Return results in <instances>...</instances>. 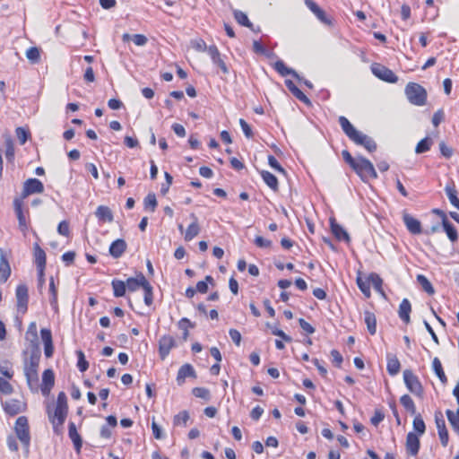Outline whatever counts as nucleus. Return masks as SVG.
Instances as JSON below:
<instances>
[{
    "instance_id": "1",
    "label": "nucleus",
    "mask_w": 459,
    "mask_h": 459,
    "mask_svg": "<svg viewBox=\"0 0 459 459\" xmlns=\"http://www.w3.org/2000/svg\"><path fill=\"white\" fill-rule=\"evenodd\" d=\"M338 121L344 134L355 144L363 146L369 152L377 150L376 142L370 136L357 130L345 117H339Z\"/></svg>"
},
{
    "instance_id": "2",
    "label": "nucleus",
    "mask_w": 459,
    "mask_h": 459,
    "mask_svg": "<svg viewBox=\"0 0 459 459\" xmlns=\"http://www.w3.org/2000/svg\"><path fill=\"white\" fill-rule=\"evenodd\" d=\"M352 169L358 174L362 181L366 182L369 179H375L377 178V173L374 168L372 162L362 157L358 156V160L355 163Z\"/></svg>"
},
{
    "instance_id": "3",
    "label": "nucleus",
    "mask_w": 459,
    "mask_h": 459,
    "mask_svg": "<svg viewBox=\"0 0 459 459\" xmlns=\"http://www.w3.org/2000/svg\"><path fill=\"white\" fill-rule=\"evenodd\" d=\"M405 94L408 100L416 106H423L427 100V91L420 84L409 82L405 87Z\"/></svg>"
},
{
    "instance_id": "4",
    "label": "nucleus",
    "mask_w": 459,
    "mask_h": 459,
    "mask_svg": "<svg viewBox=\"0 0 459 459\" xmlns=\"http://www.w3.org/2000/svg\"><path fill=\"white\" fill-rule=\"evenodd\" d=\"M14 430L17 437L23 445L26 454H29L30 445V435L28 419L25 416H20L15 422Z\"/></svg>"
},
{
    "instance_id": "5",
    "label": "nucleus",
    "mask_w": 459,
    "mask_h": 459,
    "mask_svg": "<svg viewBox=\"0 0 459 459\" xmlns=\"http://www.w3.org/2000/svg\"><path fill=\"white\" fill-rule=\"evenodd\" d=\"M403 381L407 389L412 394L418 397H422L423 386L419 377L411 369H405L403 371Z\"/></svg>"
},
{
    "instance_id": "6",
    "label": "nucleus",
    "mask_w": 459,
    "mask_h": 459,
    "mask_svg": "<svg viewBox=\"0 0 459 459\" xmlns=\"http://www.w3.org/2000/svg\"><path fill=\"white\" fill-rule=\"evenodd\" d=\"M39 363V355H31L30 359L25 362L24 374L28 382V385L31 387L33 384H37L39 381L38 368Z\"/></svg>"
},
{
    "instance_id": "7",
    "label": "nucleus",
    "mask_w": 459,
    "mask_h": 459,
    "mask_svg": "<svg viewBox=\"0 0 459 459\" xmlns=\"http://www.w3.org/2000/svg\"><path fill=\"white\" fill-rule=\"evenodd\" d=\"M371 71L374 75L385 82L394 83L398 81V77L395 74L382 65L373 64L371 65Z\"/></svg>"
},
{
    "instance_id": "8",
    "label": "nucleus",
    "mask_w": 459,
    "mask_h": 459,
    "mask_svg": "<svg viewBox=\"0 0 459 459\" xmlns=\"http://www.w3.org/2000/svg\"><path fill=\"white\" fill-rule=\"evenodd\" d=\"M44 191V185L39 179L29 178L23 184L22 199L33 194H41Z\"/></svg>"
},
{
    "instance_id": "9",
    "label": "nucleus",
    "mask_w": 459,
    "mask_h": 459,
    "mask_svg": "<svg viewBox=\"0 0 459 459\" xmlns=\"http://www.w3.org/2000/svg\"><path fill=\"white\" fill-rule=\"evenodd\" d=\"M68 407H63L56 405L55 411L53 413L48 412V418L51 421L54 430L57 432V429L61 427L67 416Z\"/></svg>"
},
{
    "instance_id": "10",
    "label": "nucleus",
    "mask_w": 459,
    "mask_h": 459,
    "mask_svg": "<svg viewBox=\"0 0 459 459\" xmlns=\"http://www.w3.org/2000/svg\"><path fill=\"white\" fill-rule=\"evenodd\" d=\"M18 311L24 314L28 309L29 294L25 284H19L15 291Z\"/></svg>"
},
{
    "instance_id": "11",
    "label": "nucleus",
    "mask_w": 459,
    "mask_h": 459,
    "mask_svg": "<svg viewBox=\"0 0 459 459\" xmlns=\"http://www.w3.org/2000/svg\"><path fill=\"white\" fill-rule=\"evenodd\" d=\"M435 421H436V425H437V432H438V437H439L440 442H441L442 446L446 447L447 446V444H448L449 436H448V431H447L446 427L445 420H444L443 415H442V413L440 411L439 412H436V414H435Z\"/></svg>"
},
{
    "instance_id": "12",
    "label": "nucleus",
    "mask_w": 459,
    "mask_h": 459,
    "mask_svg": "<svg viewBox=\"0 0 459 459\" xmlns=\"http://www.w3.org/2000/svg\"><path fill=\"white\" fill-rule=\"evenodd\" d=\"M176 345V342L171 335H163L159 341V353L161 359H164Z\"/></svg>"
},
{
    "instance_id": "13",
    "label": "nucleus",
    "mask_w": 459,
    "mask_h": 459,
    "mask_svg": "<svg viewBox=\"0 0 459 459\" xmlns=\"http://www.w3.org/2000/svg\"><path fill=\"white\" fill-rule=\"evenodd\" d=\"M22 198H15L13 201V207L14 212L18 219L19 228L20 230L25 233L28 230V222L25 217V214L23 212L22 209Z\"/></svg>"
},
{
    "instance_id": "14",
    "label": "nucleus",
    "mask_w": 459,
    "mask_h": 459,
    "mask_svg": "<svg viewBox=\"0 0 459 459\" xmlns=\"http://www.w3.org/2000/svg\"><path fill=\"white\" fill-rule=\"evenodd\" d=\"M186 377H197L194 367L189 363H186L179 368L176 378L177 384L178 385H182L185 383Z\"/></svg>"
},
{
    "instance_id": "15",
    "label": "nucleus",
    "mask_w": 459,
    "mask_h": 459,
    "mask_svg": "<svg viewBox=\"0 0 459 459\" xmlns=\"http://www.w3.org/2000/svg\"><path fill=\"white\" fill-rule=\"evenodd\" d=\"M418 436L419 435L414 432H409L406 437V451L412 456L417 455L420 450V443Z\"/></svg>"
},
{
    "instance_id": "16",
    "label": "nucleus",
    "mask_w": 459,
    "mask_h": 459,
    "mask_svg": "<svg viewBox=\"0 0 459 459\" xmlns=\"http://www.w3.org/2000/svg\"><path fill=\"white\" fill-rule=\"evenodd\" d=\"M3 407L4 411L11 416H14L25 410L24 403L17 399L6 401L3 403Z\"/></svg>"
},
{
    "instance_id": "17",
    "label": "nucleus",
    "mask_w": 459,
    "mask_h": 459,
    "mask_svg": "<svg viewBox=\"0 0 459 459\" xmlns=\"http://www.w3.org/2000/svg\"><path fill=\"white\" fill-rule=\"evenodd\" d=\"M11 275V267L3 248H0V282H5Z\"/></svg>"
},
{
    "instance_id": "18",
    "label": "nucleus",
    "mask_w": 459,
    "mask_h": 459,
    "mask_svg": "<svg viewBox=\"0 0 459 459\" xmlns=\"http://www.w3.org/2000/svg\"><path fill=\"white\" fill-rule=\"evenodd\" d=\"M403 221L405 224L407 230L414 235H418L421 233V224L420 221L409 213L404 212L403 214Z\"/></svg>"
},
{
    "instance_id": "19",
    "label": "nucleus",
    "mask_w": 459,
    "mask_h": 459,
    "mask_svg": "<svg viewBox=\"0 0 459 459\" xmlns=\"http://www.w3.org/2000/svg\"><path fill=\"white\" fill-rule=\"evenodd\" d=\"M55 384V375L52 369H46L42 375L41 392L44 395L50 393L51 388Z\"/></svg>"
},
{
    "instance_id": "20",
    "label": "nucleus",
    "mask_w": 459,
    "mask_h": 459,
    "mask_svg": "<svg viewBox=\"0 0 459 459\" xmlns=\"http://www.w3.org/2000/svg\"><path fill=\"white\" fill-rule=\"evenodd\" d=\"M190 218L192 219V222L186 230L184 236V239L186 241H191L200 233V226L196 215L195 213H191Z\"/></svg>"
},
{
    "instance_id": "21",
    "label": "nucleus",
    "mask_w": 459,
    "mask_h": 459,
    "mask_svg": "<svg viewBox=\"0 0 459 459\" xmlns=\"http://www.w3.org/2000/svg\"><path fill=\"white\" fill-rule=\"evenodd\" d=\"M126 247V242L122 238H118L111 243L108 251L113 258H119L125 253Z\"/></svg>"
},
{
    "instance_id": "22",
    "label": "nucleus",
    "mask_w": 459,
    "mask_h": 459,
    "mask_svg": "<svg viewBox=\"0 0 459 459\" xmlns=\"http://www.w3.org/2000/svg\"><path fill=\"white\" fill-rule=\"evenodd\" d=\"M148 281L145 276L141 273L136 277H130L126 280V288L129 291H135L140 287L143 288Z\"/></svg>"
},
{
    "instance_id": "23",
    "label": "nucleus",
    "mask_w": 459,
    "mask_h": 459,
    "mask_svg": "<svg viewBox=\"0 0 459 459\" xmlns=\"http://www.w3.org/2000/svg\"><path fill=\"white\" fill-rule=\"evenodd\" d=\"M68 436L72 442L74 443L75 451L77 452V454H80L82 446V440L74 422L69 423Z\"/></svg>"
},
{
    "instance_id": "24",
    "label": "nucleus",
    "mask_w": 459,
    "mask_h": 459,
    "mask_svg": "<svg viewBox=\"0 0 459 459\" xmlns=\"http://www.w3.org/2000/svg\"><path fill=\"white\" fill-rule=\"evenodd\" d=\"M307 8L317 17L323 23L329 24L330 21L326 17L325 13L313 0H305Z\"/></svg>"
},
{
    "instance_id": "25",
    "label": "nucleus",
    "mask_w": 459,
    "mask_h": 459,
    "mask_svg": "<svg viewBox=\"0 0 459 459\" xmlns=\"http://www.w3.org/2000/svg\"><path fill=\"white\" fill-rule=\"evenodd\" d=\"M285 85L288 90L301 102L306 105H310L309 99L295 85L291 80H285Z\"/></svg>"
},
{
    "instance_id": "26",
    "label": "nucleus",
    "mask_w": 459,
    "mask_h": 459,
    "mask_svg": "<svg viewBox=\"0 0 459 459\" xmlns=\"http://www.w3.org/2000/svg\"><path fill=\"white\" fill-rule=\"evenodd\" d=\"M273 67L281 76L292 75L297 80H301L299 74L294 69L287 67L282 60L276 61Z\"/></svg>"
},
{
    "instance_id": "27",
    "label": "nucleus",
    "mask_w": 459,
    "mask_h": 459,
    "mask_svg": "<svg viewBox=\"0 0 459 459\" xmlns=\"http://www.w3.org/2000/svg\"><path fill=\"white\" fill-rule=\"evenodd\" d=\"M330 224L332 233L338 240H345L346 242L350 241V236L347 233V231L341 225H339L333 219L330 220Z\"/></svg>"
},
{
    "instance_id": "28",
    "label": "nucleus",
    "mask_w": 459,
    "mask_h": 459,
    "mask_svg": "<svg viewBox=\"0 0 459 459\" xmlns=\"http://www.w3.org/2000/svg\"><path fill=\"white\" fill-rule=\"evenodd\" d=\"M411 311V306L407 299H403L399 306L398 315L402 321L405 324L410 322V313Z\"/></svg>"
},
{
    "instance_id": "29",
    "label": "nucleus",
    "mask_w": 459,
    "mask_h": 459,
    "mask_svg": "<svg viewBox=\"0 0 459 459\" xmlns=\"http://www.w3.org/2000/svg\"><path fill=\"white\" fill-rule=\"evenodd\" d=\"M95 215L98 220L102 222H111L114 220L111 210L105 205H100L95 212Z\"/></svg>"
},
{
    "instance_id": "30",
    "label": "nucleus",
    "mask_w": 459,
    "mask_h": 459,
    "mask_svg": "<svg viewBox=\"0 0 459 459\" xmlns=\"http://www.w3.org/2000/svg\"><path fill=\"white\" fill-rule=\"evenodd\" d=\"M34 258L35 264L37 267L40 268V271L46 268V253L37 243L34 244Z\"/></svg>"
},
{
    "instance_id": "31",
    "label": "nucleus",
    "mask_w": 459,
    "mask_h": 459,
    "mask_svg": "<svg viewBox=\"0 0 459 459\" xmlns=\"http://www.w3.org/2000/svg\"><path fill=\"white\" fill-rule=\"evenodd\" d=\"M364 321L367 325L368 333L371 335H374L377 332V319L375 314L370 311H365Z\"/></svg>"
},
{
    "instance_id": "32",
    "label": "nucleus",
    "mask_w": 459,
    "mask_h": 459,
    "mask_svg": "<svg viewBox=\"0 0 459 459\" xmlns=\"http://www.w3.org/2000/svg\"><path fill=\"white\" fill-rule=\"evenodd\" d=\"M401 368V364L396 356H387V365L386 369L389 375L395 376L399 373Z\"/></svg>"
},
{
    "instance_id": "33",
    "label": "nucleus",
    "mask_w": 459,
    "mask_h": 459,
    "mask_svg": "<svg viewBox=\"0 0 459 459\" xmlns=\"http://www.w3.org/2000/svg\"><path fill=\"white\" fill-rule=\"evenodd\" d=\"M369 284L373 286L375 290L381 294L383 297H385V291L383 290V280L382 278L376 273H371L368 275Z\"/></svg>"
},
{
    "instance_id": "34",
    "label": "nucleus",
    "mask_w": 459,
    "mask_h": 459,
    "mask_svg": "<svg viewBox=\"0 0 459 459\" xmlns=\"http://www.w3.org/2000/svg\"><path fill=\"white\" fill-rule=\"evenodd\" d=\"M111 286L113 289V294L116 298H120L125 296L126 291L127 290L126 283L121 280L114 279L111 281Z\"/></svg>"
},
{
    "instance_id": "35",
    "label": "nucleus",
    "mask_w": 459,
    "mask_h": 459,
    "mask_svg": "<svg viewBox=\"0 0 459 459\" xmlns=\"http://www.w3.org/2000/svg\"><path fill=\"white\" fill-rule=\"evenodd\" d=\"M261 177L264 182L273 191L278 190V179L271 172L263 170L261 171Z\"/></svg>"
},
{
    "instance_id": "36",
    "label": "nucleus",
    "mask_w": 459,
    "mask_h": 459,
    "mask_svg": "<svg viewBox=\"0 0 459 459\" xmlns=\"http://www.w3.org/2000/svg\"><path fill=\"white\" fill-rule=\"evenodd\" d=\"M443 229L447 235V238L451 242H455L458 240V233L455 226L448 221L443 220L442 222Z\"/></svg>"
},
{
    "instance_id": "37",
    "label": "nucleus",
    "mask_w": 459,
    "mask_h": 459,
    "mask_svg": "<svg viewBox=\"0 0 459 459\" xmlns=\"http://www.w3.org/2000/svg\"><path fill=\"white\" fill-rule=\"evenodd\" d=\"M432 368H433L435 374L439 378L440 382L444 385L446 384L447 377L443 370L441 361L439 360L438 358H437V357L434 358V359L432 361Z\"/></svg>"
},
{
    "instance_id": "38",
    "label": "nucleus",
    "mask_w": 459,
    "mask_h": 459,
    "mask_svg": "<svg viewBox=\"0 0 459 459\" xmlns=\"http://www.w3.org/2000/svg\"><path fill=\"white\" fill-rule=\"evenodd\" d=\"M445 191L451 204L459 210V198L457 197V191L455 190V186L446 185Z\"/></svg>"
},
{
    "instance_id": "39",
    "label": "nucleus",
    "mask_w": 459,
    "mask_h": 459,
    "mask_svg": "<svg viewBox=\"0 0 459 459\" xmlns=\"http://www.w3.org/2000/svg\"><path fill=\"white\" fill-rule=\"evenodd\" d=\"M446 414L454 430L459 435V408L456 412H454L451 410H446Z\"/></svg>"
},
{
    "instance_id": "40",
    "label": "nucleus",
    "mask_w": 459,
    "mask_h": 459,
    "mask_svg": "<svg viewBox=\"0 0 459 459\" xmlns=\"http://www.w3.org/2000/svg\"><path fill=\"white\" fill-rule=\"evenodd\" d=\"M432 144L433 140L429 137H425L422 140H420L416 145L415 152L417 154L424 153L430 150Z\"/></svg>"
},
{
    "instance_id": "41",
    "label": "nucleus",
    "mask_w": 459,
    "mask_h": 459,
    "mask_svg": "<svg viewBox=\"0 0 459 459\" xmlns=\"http://www.w3.org/2000/svg\"><path fill=\"white\" fill-rule=\"evenodd\" d=\"M356 281L359 289L365 295V297L369 298L371 292L368 277L367 279H363L361 276H358Z\"/></svg>"
},
{
    "instance_id": "42",
    "label": "nucleus",
    "mask_w": 459,
    "mask_h": 459,
    "mask_svg": "<svg viewBox=\"0 0 459 459\" xmlns=\"http://www.w3.org/2000/svg\"><path fill=\"white\" fill-rule=\"evenodd\" d=\"M400 403L407 411L411 414L416 413L414 402L409 394H403L400 399Z\"/></svg>"
},
{
    "instance_id": "43",
    "label": "nucleus",
    "mask_w": 459,
    "mask_h": 459,
    "mask_svg": "<svg viewBox=\"0 0 459 459\" xmlns=\"http://www.w3.org/2000/svg\"><path fill=\"white\" fill-rule=\"evenodd\" d=\"M189 419H190V416H189L188 411H182L174 416L173 425L186 427Z\"/></svg>"
},
{
    "instance_id": "44",
    "label": "nucleus",
    "mask_w": 459,
    "mask_h": 459,
    "mask_svg": "<svg viewBox=\"0 0 459 459\" xmlns=\"http://www.w3.org/2000/svg\"><path fill=\"white\" fill-rule=\"evenodd\" d=\"M49 292H50V298L49 302L53 308L57 307V290L55 285L54 278L51 277L49 281Z\"/></svg>"
},
{
    "instance_id": "45",
    "label": "nucleus",
    "mask_w": 459,
    "mask_h": 459,
    "mask_svg": "<svg viewBox=\"0 0 459 459\" xmlns=\"http://www.w3.org/2000/svg\"><path fill=\"white\" fill-rule=\"evenodd\" d=\"M412 425L414 431L417 432L419 436H421L425 433L426 425L420 414L415 416Z\"/></svg>"
},
{
    "instance_id": "46",
    "label": "nucleus",
    "mask_w": 459,
    "mask_h": 459,
    "mask_svg": "<svg viewBox=\"0 0 459 459\" xmlns=\"http://www.w3.org/2000/svg\"><path fill=\"white\" fill-rule=\"evenodd\" d=\"M417 281L421 286V288L428 293V294H433L434 293V288L430 281L422 274H419L417 276Z\"/></svg>"
},
{
    "instance_id": "47",
    "label": "nucleus",
    "mask_w": 459,
    "mask_h": 459,
    "mask_svg": "<svg viewBox=\"0 0 459 459\" xmlns=\"http://www.w3.org/2000/svg\"><path fill=\"white\" fill-rule=\"evenodd\" d=\"M234 18L240 25L246 26L248 28L252 27V23L250 22L247 15L245 13L236 10V11H234Z\"/></svg>"
},
{
    "instance_id": "48",
    "label": "nucleus",
    "mask_w": 459,
    "mask_h": 459,
    "mask_svg": "<svg viewBox=\"0 0 459 459\" xmlns=\"http://www.w3.org/2000/svg\"><path fill=\"white\" fill-rule=\"evenodd\" d=\"M26 340L34 342L38 340V329L35 322H31L25 334Z\"/></svg>"
},
{
    "instance_id": "49",
    "label": "nucleus",
    "mask_w": 459,
    "mask_h": 459,
    "mask_svg": "<svg viewBox=\"0 0 459 459\" xmlns=\"http://www.w3.org/2000/svg\"><path fill=\"white\" fill-rule=\"evenodd\" d=\"M26 57L33 64L38 63L40 58L39 49L36 47L30 48L26 51Z\"/></svg>"
},
{
    "instance_id": "50",
    "label": "nucleus",
    "mask_w": 459,
    "mask_h": 459,
    "mask_svg": "<svg viewBox=\"0 0 459 459\" xmlns=\"http://www.w3.org/2000/svg\"><path fill=\"white\" fill-rule=\"evenodd\" d=\"M144 208L154 212L157 206V199L154 194H148L143 201Z\"/></svg>"
},
{
    "instance_id": "51",
    "label": "nucleus",
    "mask_w": 459,
    "mask_h": 459,
    "mask_svg": "<svg viewBox=\"0 0 459 459\" xmlns=\"http://www.w3.org/2000/svg\"><path fill=\"white\" fill-rule=\"evenodd\" d=\"M76 354L78 359L77 368L81 372H85L89 368V363L85 359L84 353L82 351H77Z\"/></svg>"
},
{
    "instance_id": "52",
    "label": "nucleus",
    "mask_w": 459,
    "mask_h": 459,
    "mask_svg": "<svg viewBox=\"0 0 459 459\" xmlns=\"http://www.w3.org/2000/svg\"><path fill=\"white\" fill-rule=\"evenodd\" d=\"M143 290L144 292V303L147 306H151L153 302V293L152 287L149 281L146 282Z\"/></svg>"
},
{
    "instance_id": "53",
    "label": "nucleus",
    "mask_w": 459,
    "mask_h": 459,
    "mask_svg": "<svg viewBox=\"0 0 459 459\" xmlns=\"http://www.w3.org/2000/svg\"><path fill=\"white\" fill-rule=\"evenodd\" d=\"M192 394L198 398H202L205 401H209L211 398L210 391L204 387H195L192 390Z\"/></svg>"
},
{
    "instance_id": "54",
    "label": "nucleus",
    "mask_w": 459,
    "mask_h": 459,
    "mask_svg": "<svg viewBox=\"0 0 459 459\" xmlns=\"http://www.w3.org/2000/svg\"><path fill=\"white\" fill-rule=\"evenodd\" d=\"M213 281V278L211 275H207L204 281H200L196 284V291L200 293H206L208 291V283H212Z\"/></svg>"
},
{
    "instance_id": "55",
    "label": "nucleus",
    "mask_w": 459,
    "mask_h": 459,
    "mask_svg": "<svg viewBox=\"0 0 459 459\" xmlns=\"http://www.w3.org/2000/svg\"><path fill=\"white\" fill-rule=\"evenodd\" d=\"M6 150L5 158L8 161H13L14 159V147L11 138H7L5 141Z\"/></svg>"
},
{
    "instance_id": "56",
    "label": "nucleus",
    "mask_w": 459,
    "mask_h": 459,
    "mask_svg": "<svg viewBox=\"0 0 459 459\" xmlns=\"http://www.w3.org/2000/svg\"><path fill=\"white\" fill-rule=\"evenodd\" d=\"M13 392L12 385L7 379L0 377V393L4 394H11Z\"/></svg>"
},
{
    "instance_id": "57",
    "label": "nucleus",
    "mask_w": 459,
    "mask_h": 459,
    "mask_svg": "<svg viewBox=\"0 0 459 459\" xmlns=\"http://www.w3.org/2000/svg\"><path fill=\"white\" fill-rule=\"evenodd\" d=\"M268 163L276 171L283 173V174L285 173L284 169L280 165V163L278 162L277 159L274 156H273V155L268 156Z\"/></svg>"
},
{
    "instance_id": "58",
    "label": "nucleus",
    "mask_w": 459,
    "mask_h": 459,
    "mask_svg": "<svg viewBox=\"0 0 459 459\" xmlns=\"http://www.w3.org/2000/svg\"><path fill=\"white\" fill-rule=\"evenodd\" d=\"M239 125L241 129L247 138H251L253 136V132L250 126L247 123V121L243 118L239 119Z\"/></svg>"
},
{
    "instance_id": "59",
    "label": "nucleus",
    "mask_w": 459,
    "mask_h": 459,
    "mask_svg": "<svg viewBox=\"0 0 459 459\" xmlns=\"http://www.w3.org/2000/svg\"><path fill=\"white\" fill-rule=\"evenodd\" d=\"M42 342L45 344L53 343L51 331L48 328H43L40 331Z\"/></svg>"
},
{
    "instance_id": "60",
    "label": "nucleus",
    "mask_w": 459,
    "mask_h": 459,
    "mask_svg": "<svg viewBox=\"0 0 459 459\" xmlns=\"http://www.w3.org/2000/svg\"><path fill=\"white\" fill-rule=\"evenodd\" d=\"M255 244L258 247H261V248H268V247H271L272 246V241L271 240H268V239H265L263 237L261 236H257L255 238Z\"/></svg>"
},
{
    "instance_id": "61",
    "label": "nucleus",
    "mask_w": 459,
    "mask_h": 459,
    "mask_svg": "<svg viewBox=\"0 0 459 459\" xmlns=\"http://www.w3.org/2000/svg\"><path fill=\"white\" fill-rule=\"evenodd\" d=\"M16 135L21 144H24L28 139L29 133L22 127L16 129Z\"/></svg>"
},
{
    "instance_id": "62",
    "label": "nucleus",
    "mask_w": 459,
    "mask_h": 459,
    "mask_svg": "<svg viewBox=\"0 0 459 459\" xmlns=\"http://www.w3.org/2000/svg\"><path fill=\"white\" fill-rule=\"evenodd\" d=\"M439 150L441 154L446 159L451 158V156L453 155L452 148L447 146L444 142H441L439 143Z\"/></svg>"
},
{
    "instance_id": "63",
    "label": "nucleus",
    "mask_w": 459,
    "mask_h": 459,
    "mask_svg": "<svg viewBox=\"0 0 459 459\" xmlns=\"http://www.w3.org/2000/svg\"><path fill=\"white\" fill-rule=\"evenodd\" d=\"M57 232L65 237H67L70 233L69 224L66 221H62L57 227Z\"/></svg>"
},
{
    "instance_id": "64",
    "label": "nucleus",
    "mask_w": 459,
    "mask_h": 459,
    "mask_svg": "<svg viewBox=\"0 0 459 459\" xmlns=\"http://www.w3.org/2000/svg\"><path fill=\"white\" fill-rule=\"evenodd\" d=\"M299 326L302 328L303 331H305L308 334H312L315 333V328L307 323L305 319L300 318L299 320Z\"/></svg>"
}]
</instances>
